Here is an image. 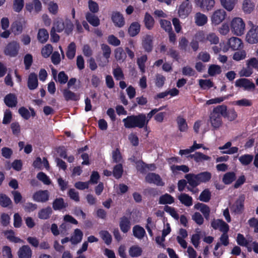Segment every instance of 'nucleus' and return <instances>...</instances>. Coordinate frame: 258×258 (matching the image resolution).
Instances as JSON below:
<instances>
[{"label": "nucleus", "mask_w": 258, "mask_h": 258, "mask_svg": "<svg viewBox=\"0 0 258 258\" xmlns=\"http://www.w3.org/2000/svg\"><path fill=\"white\" fill-rule=\"evenodd\" d=\"M227 115V107L225 105H218L215 107L209 116V122L214 129L219 128L222 124V117Z\"/></svg>", "instance_id": "1"}, {"label": "nucleus", "mask_w": 258, "mask_h": 258, "mask_svg": "<svg viewBox=\"0 0 258 258\" xmlns=\"http://www.w3.org/2000/svg\"><path fill=\"white\" fill-rule=\"evenodd\" d=\"M124 123V126L126 128H143L145 127L147 121L145 120V114L143 113L139 114L138 115L128 116L122 120Z\"/></svg>", "instance_id": "2"}, {"label": "nucleus", "mask_w": 258, "mask_h": 258, "mask_svg": "<svg viewBox=\"0 0 258 258\" xmlns=\"http://www.w3.org/2000/svg\"><path fill=\"white\" fill-rule=\"evenodd\" d=\"M74 25L71 21L67 18L64 20L61 19H57L53 24L52 28H54L57 32H62L64 30L65 32L69 34L73 30Z\"/></svg>", "instance_id": "3"}, {"label": "nucleus", "mask_w": 258, "mask_h": 258, "mask_svg": "<svg viewBox=\"0 0 258 258\" xmlns=\"http://www.w3.org/2000/svg\"><path fill=\"white\" fill-rule=\"evenodd\" d=\"M231 27L232 32L235 35L240 36L244 33L245 24L241 18H234L231 21Z\"/></svg>", "instance_id": "4"}, {"label": "nucleus", "mask_w": 258, "mask_h": 258, "mask_svg": "<svg viewBox=\"0 0 258 258\" xmlns=\"http://www.w3.org/2000/svg\"><path fill=\"white\" fill-rule=\"evenodd\" d=\"M235 86L243 88L247 91L254 90L255 85L253 83L245 78L239 79L235 81Z\"/></svg>", "instance_id": "5"}, {"label": "nucleus", "mask_w": 258, "mask_h": 258, "mask_svg": "<svg viewBox=\"0 0 258 258\" xmlns=\"http://www.w3.org/2000/svg\"><path fill=\"white\" fill-rule=\"evenodd\" d=\"M226 16V12L223 9H218L215 11L212 17L211 21L215 25H219L225 19Z\"/></svg>", "instance_id": "6"}, {"label": "nucleus", "mask_w": 258, "mask_h": 258, "mask_svg": "<svg viewBox=\"0 0 258 258\" xmlns=\"http://www.w3.org/2000/svg\"><path fill=\"white\" fill-rule=\"evenodd\" d=\"M20 48L19 44L13 41L9 43L5 49V53L10 56H15L18 53Z\"/></svg>", "instance_id": "7"}, {"label": "nucleus", "mask_w": 258, "mask_h": 258, "mask_svg": "<svg viewBox=\"0 0 258 258\" xmlns=\"http://www.w3.org/2000/svg\"><path fill=\"white\" fill-rule=\"evenodd\" d=\"M246 40L250 44L258 42V26H252L248 31L246 36Z\"/></svg>", "instance_id": "8"}, {"label": "nucleus", "mask_w": 258, "mask_h": 258, "mask_svg": "<svg viewBox=\"0 0 258 258\" xmlns=\"http://www.w3.org/2000/svg\"><path fill=\"white\" fill-rule=\"evenodd\" d=\"M245 197L241 195L231 207V210L236 214H241L244 209Z\"/></svg>", "instance_id": "9"}, {"label": "nucleus", "mask_w": 258, "mask_h": 258, "mask_svg": "<svg viewBox=\"0 0 258 258\" xmlns=\"http://www.w3.org/2000/svg\"><path fill=\"white\" fill-rule=\"evenodd\" d=\"M195 3L198 7L207 11L212 10L215 3L214 0H195Z\"/></svg>", "instance_id": "10"}, {"label": "nucleus", "mask_w": 258, "mask_h": 258, "mask_svg": "<svg viewBox=\"0 0 258 258\" xmlns=\"http://www.w3.org/2000/svg\"><path fill=\"white\" fill-rule=\"evenodd\" d=\"M49 193L48 190H39L33 196L34 201L38 202L45 203L49 200Z\"/></svg>", "instance_id": "11"}, {"label": "nucleus", "mask_w": 258, "mask_h": 258, "mask_svg": "<svg viewBox=\"0 0 258 258\" xmlns=\"http://www.w3.org/2000/svg\"><path fill=\"white\" fill-rule=\"evenodd\" d=\"M145 180L150 183H154L158 186H163V182L160 176L155 173H149L145 177Z\"/></svg>", "instance_id": "12"}, {"label": "nucleus", "mask_w": 258, "mask_h": 258, "mask_svg": "<svg viewBox=\"0 0 258 258\" xmlns=\"http://www.w3.org/2000/svg\"><path fill=\"white\" fill-rule=\"evenodd\" d=\"M25 24V21L23 18H19L12 25V31L15 34H19L22 31Z\"/></svg>", "instance_id": "13"}, {"label": "nucleus", "mask_w": 258, "mask_h": 258, "mask_svg": "<svg viewBox=\"0 0 258 258\" xmlns=\"http://www.w3.org/2000/svg\"><path fill=\"white\" fill-rule=\"evenodd\" d=\"M111 20L116 27L121 28L125 24V21L123 15L118 12H112Z\"/></svg>", "instance_id": "14"}, {"label": "nucleus", "mask_w": 258, "mask_h": 258, "mask_svg": "<svg viewBox=\"0 0 258 258\" xmlns=\"http://www.w3.org/2000/svg\"><path fill=\"white\" fill-rule=\"evenodd\" d=\"M17 253L19 258H31L32 251L29 245H24L19 249Z\"/></svg>", "instance_id": "15"}, {"label": "nucleus", "mask_w": 258, "mask_h": 258, "mask_svg": "<svg viewBox=\"0 0 258 258\" xmlns=\"http://www.w3.org/2000/svg\"><path fill=\"white\" fill-rule=\"evenodd\" d=\"M211 225L215 229H219L223 233H227L229 230V226L222 220L218 219L212 222Z\"/></svg>", "instance_id": "16"}, {"label": "nucleus", "mask_w": 258, "mask_h": 258, "mask_svg": "<svg viewBox=\"0 0 258 258\" xmlns=\"http://www.w3.org/2000/svg\"><path fill=\"white\" fill-rule=\"evenodd\" d=\"M190 12V8L189 7V2L187 1L183 2L179 6L178 14L180 17H186Z\"/></svg>", "instance_id": "17"}, {"label": "nucleus", "mask_w": 258, "mask_h": 258, "mask_svg": "<svg viewBox=\"0 0 258 258\" xmlns=\"http://www.w3.org/2000/svg\"><path fill=\"white\" fill-rule=\"evenodd\" d=\"M38 85L37 75L34 73H31L29 75L27 80V86L28 88L31 90H34L37 88Z\"/></svg>", "instance_id": "18"}, {"label": "nucleus", "mask_w": 258, "mask_h": 258, "mask_svg": "<svg viewBox=\"0 0 258 258\" xmlns=\"http://www.w3.org/2000/svg\"><path fill=\"white\" fill-rule=\"evenodd\" d=\"M255 4L251 0H243L242 3V10L246 14H249L254 9Z\"/></svg>", "instance_id": "19"}, {"label": "nucleus", "mask_w": 258, "mask_h": 258, "mask_svg": "<svg viewBox=\"0 0 258 258\" xmlns=\"http://www.w3.org/2000/svg\"><path fill=\"white\" fill-rule=\"evenodd\" d=\"M62 92L64 99L67 101H77L80 98L79 94L72 92L69 88L63 89Z\"/></svg>", "instance_id": "20"}, {"label": "nucleus", "mask_w": 258, "mask_h": 258, "mask_svg": "<svg viewBox=\"0 0 258 258\" xmlns=\"http://www.w3.org/2000/svg\"><path fill=\"white\" fill-rule=\"evenodd\" d=\"M194 208L196 209L199 210L202 213L205 219L209 220L210 209L207 205L199 203L195 205Z\"/></svg>", "instance_id": "21"}, {"label": "nucleus", "mask_w": 258, "mask_h": 258, "mask_svg": "<svg viewBox=\"0 0 258 258\" xmlns=\"http://www.w3.org/2000/svg\"><path fill=\"white\" fill-rule=\"evenodd\" d=\"M119 227L121 231L124 233H127L131 228V222L128 218L123 216L120 218Z\"/></svg>", "instance_id": "22"}, {"label": "nucleus", "mask_w": 258, "mask_h": 258, "mask_svg": "<svg viewBox=\"0 0 258 258\" xmlns=\"http://www.w3.org/2000/svg\"><path fill=\"white\" fill-rule=\"evenodd\" d=\"M228 44L233 50H238L241 47L242 43L239 38L232 37L229 39Z\"/></svg>", "instance_id": "23"}, {"label": "nucleus", "mask_w": 258, "mask_h": 258, "mask_svg": "<svg viewBox=\"0 0 258 258\" xmlns=\"http://www.w3.org/2000/svg\"><path fill=\"white\" fill-rule=\"evenodd\" d=\"M4 102L8 107H14L17 104V98L15 94L10 93L5 96Z\"/></svg>", "instance_id": "24"}, {"label": "nucleus", "mask_w": 258, "mask_h": 258, "mask_svg": "<svg viewBox=\"0 0 258 258\" xmlns=\"http://www.w3.org/2000/svg\"><path fill=\"white\" fill-rule=\"evenodd\" d=\"M68 206V203L64 202L62 198L55 199L52 203V208L54 210H61L67 208Z\"/></svg>", "instance_id": "25"}, {"label": "nucleus", "mask_w": 258, "mask_h": 258, "mask_svg": "<svg viewBox=\"0 0 258 258\" xmlns=\"http://www.w3.org/2000/svg\"><path fill=\"white\" fill-rule=\"evenodd\" d=\"M26 9L31 12L33 9L36 13L39 12L42 9L41 3L39 0H33L31 3L27 4Z\"/></svg>", "instance_id": "26"}, {"label": "nucleus", "mask_w": 258, "mask_h": 258, "mask_svg": "<svg viewBox=\"0 0 258 258\" xmlns=\"http://www.w3.org/2000/svg\"><path fill=\"white\" fill-rule=\"evenodd\" d=\"M188 157L193 159L196 162H201L203 161H209L211 157L201 152H196L194 154L189 155Z\"/></svg>", "instance_id": "27"}, {"label": "nucleus", "mask_w": 258, "mask_h": 258, "mask_svg": "<svg viewBox=\"0 0 258 258\" xmlns=\"http://www.w3.org/2000/svg\"><path fill=\"white\" fill-rule=\"evenodd\" d=\"M153 37L150 35L145 36L142 42V45L145 50L147 52H150L153 49Z\"/></svg>", "instance_id": "28"}, {"label": "nucleus", "mask_w": 258, "mask_h": 258, "mask_svg": "<svg viewBox=\"0 0 258 258\" xmlns=\"http://www.w3.org/2000/svg\"><path fill=\"white\" fill-rule=\"evenodd\" d=\"M52 213V210L51 208L48 206L45 208L41 209L38 213V217L40 219H48L49 218Z\"/></svg>", "instance_id": "29"}, {"label": "nucleus", "mask_w": 258, "mask_h": 258, "mask_svg": "<svg viewBox=\"0 0 258 258\" xmlns=\"http://www.w3.org/2000/svg\"><path fill=\"white\" fill-rule=\"evenodd\" d=\"M185 177L187 180V183L192 187H195L200 184L197 174H187L185 175Z\"/></svg>", "instance_id": "30"}, {"label": "nucleus", "mask_w": 258, "mask_h": 258, "mask_svg": "<svg viewBox=\"0 0 258 258\" xmlns=\"http://www.w3.org/2000/svg\"><path fill=\"white\" fill-rule=\"evenodd\" d=\"M4 235L11 242L14 243L23 242V240L15 236V232L12 230H7L4 232Z\"/></svg>", "instance_id": "31"}, {"label": "nucleus", "mask_w": 258, "mask_h": 258, "mask_svg": "<svg viewBox=\"0 0 258 258\" xmlns=\"http://www.w3.org/2000/svg\"><path fill=\"white\" fill-rule=\"evenodd\" d=\"M223 8L227 11L231 12L234 9L236 3V0H220Z\"/></svg>", "instance_id": "32"}, {"label": "nucleus", "mask_w": 258, "mask_h": 258, "mask_svg": "<svg viewBox=\"0 0 258 258\" xmlns=\"http://www.w3.org/2000/svg\"><path fill=\"white\" fill-rule=\"evenodd\" d=\"M140 25L138 22L132 23L128 29V32L130 36L134 37L140 32Z\"/></svg>", "instance_id": "33"}, {"label": "nucleus", "mask_w": 258, "mask_h": 258, "mask_svg": "<svg viewBox=\"0 0 258 258\" xmlns=\"http://www.w3.org/2000/svg\"><path fill=\"white\" fill-rule=\"evenodd\" d=\"M133 232L134 236L139 239H142L146 234L144 229L139 225L133 227Z\"/></svg>", "instance_id": "34"}, {"label": "nucleus", "mask_w": 258, "mask_h": 258, "mask_svg": "<svg viewBox=\"0 0 258 258\" xmlns=\"http://www.w3.org/2000/svg\"><path fill=\"white\" fill-rule=\"evenodd\" d=\"M208 21L207 17L201 13H197L195 15V23L197 25L202 26L206 24Z\"/></svg>", "instance_id": "35"}, {"label": "nucleus", "mask_w": 258, "mask_h": 258, "mask_svg": "<svg viewBox=\"0 0 258 258\" xmlns=\"http://www.w3.org/2000/svg\"><path fill=\"white\" fill-rule=\"evenodd\" d=\"M86 19L90 24L94 27H97L100 24V20L98 17L92 13H87L86 14Z\"/></svg>", "instance_id": "36"}, {"label": "nucleus", "mask_w": 258, "mask_h": 258, "mask_svg": "<svg viewBox=\"0 0 258 258\" xmlns=\"http://www.w3.org/2000/svg\"><path fill=\"white\" fill-rule=\"evenodd\" d=\"M180 202L185 206L189 207L192 204V199L186 194H181L178 197Z\"/></svg>", "instance_id": "37"}, {"label": "nucleus", "mask_w": 258, "mask_h": 258, "mask_svg": "<svg viewBox=\"0 0 258 258\" xmlns=\"http://www.w3.org/2000/svg\"><path fill=\"white\" fill-rule=\"evenodd\" d=\"M0 205L4 208L12 206V201L6 195L0 194Z\"/></svg>", "instance_id": "38"}, {"label": "nucleus", "mask_w": 258, "mask_h": 258, "mask_svg": "<svg viewBox=\"0 0 258 258\" xmlns=\"http://www.w3.org/2000/svg\"><path fill=\"white\" fill-rule=\"evenodd\" d=\"M114 56L117 60H121L122 61H123L126 57L125 53L121 47H118L114 50Z\"/></svg>", "instance_id": "39"}, {"label": "nucleus", "mask_w": 258, "mask_h": 258, "mask_svg": "<svg viewBox=\"0 0 258 258\" xmlns=\"http://www.w3.org/2000/svg\"><path fill=\"white\" fill-rule=\"evenodd\" d=\"M83 235V232L80 229H76L74 231V236L70 239V241L72 244H76L81 242Z\"/></svg>", "instance_id": "40"}, {"label": "nucleus", "mask_w": 258, "mask_h": 258, "mask_svg": "<svg viewBox=\"0 0 258 258\" xmlns=\"http://www.w3.org/2000/svg\"><path fill=\"white\" fill-rule=\"evenodd\" d=\"M174 202V199L171 195L165 194L164 195L161 196L159 200L160 204L165 205V204H171Z\"/></svg>", "instance_id": "41"}, {"label": "nucleus", "mask_w": 258, "mask_h": 258, "mask_svg": "<svg viewBox=\"0 0 258 258\" xmlns=\"http://www.w3.org/2000/svg\"><path fill=\"white\" fill-rule=\"evenodd\" d=\"M49 37V34L47 30L45 29H40L39 30L37 38L39 41L42 43H45Z\"/></svg>", "instance_id": "42"}, {"label": "nucleus", "mask_w": 258, "mask_h": 258, "mask_svg": "<svg viewBox=\"0 0 258 258\" xmlns=\"http://www.w3.org/2000/svg\"><path fill=\"white\" fill-rule=\"evenodd\" d=\"M178 129L180 132H186L188 126L186 120L181 116L177 117L176 119Z\"/></svg>", "instance_id": "43"}, {"label": "nucleus", "mask_w": 258, "mask_h": 258, "mask_svg": "<svg viewBox=\"0 0 258 258\" xmlns=\"http://www.w3.org/2000/svg\"><path fill=\"white\" fill-rule=\"evenodd\" d=\"M198 179L201 183V182H207L210 180L212 174L208 171L201 172L197 174Z\"/></svg>", "instance_id": "44"}, {"label": "nucleus", "mask_w": 258, "mask_h": 258, "mask_svg": "<svg viewBox=\"0 0 258 258\" xmlns=\"http://www.w3.org/2000/svg\"><path fill=\"white\" fill-rule=\"evenodd\" d=\"M144 21L145 26L148 29L150 30L153 27L154 20L153 18L147 13L145 14Z\"/></svg>", "instance_id": "45"}, {"label": "nucleus", "mask_w": 258, "mask_h": 258, "mask_svg": "<svg viewBox=\"0 0 258 258\" xmlns=\"http://www.w3.org/2000/svg\"><path fill=\"white\" fill-rule=\"evenodd\" d=\"M236 178L235 174L233 172L226 173L223 177V181L226 184L232 183Z\"/></svg>", "instance_id": "46"}, {"label": "nucleus", "mask_w": 258, "mask_h": 258, "mask_svg": "<svg viewBox=\"0 0 258 258\" xmlns=\"http://www.w3.org/2000/svg\"><path fill=\"white\" fill-rule=\"evenodd\" d=\"M123 173V167L121 163H119L113 167L112 174L116 179L120 178Z\"/></svg>", "instance_id": "47"}, {"label": "nucleus", "mask_w": 258, "mask_h": 258, "mask_svg": "<svg viewBox=\"0 0 258 258\" xmlns=\"http://www.w3.org/2000/svg\"><path fill=\"white\" fill-rule=\"evenodd\" d=\"M101 49L102 51L103 56L106 59V63L108 62V59L110 56L111 48L107 44H102L101 45Z\"/></svg>", "instance_id": "48"}, {"label": "nucleus", "mask_w": 258, "mask_h": 258, "mask_svg": "<svg viewBox=\"0 0 258 258\" xmlns=\"http://www.w3.org/2000/svg\"><path fill=\"white\" fill-rule=\"evenodd\" d=\"M99 234L106 244L109 245L111 243L112 237L107 231L102 230L99 232Z\"/></svg>", "instance_id": "49"}, {"label": "nucleus", "mask_w": 258, "mask_h": 258, "mask_svg": "<svg viewBox=\"0 0 258 258\" xmlns=\"http://www.w3.org/2000/svg\"><path fill=\"white\" fill-rule=\"evenodd\" d=\"M76 53V45L75 43H71L68 47V51L67 52V56L70 59H73Z\"/></svg>", "instance_id": "50"}, {"label": "nucleus", "mask_w": 258, "mask_h": 258, "mask_svg": "<svg viewBox=\"0 0 258 258\" xmlns=\"http://www.w3.org/2000/svg\"><path fill=\"white\" fill-rule=\"evenodd\" d=\"M221 72V67L216 64H212L210 66L208 69V73L211 76H214L219 74Z\"/></svg>", "instance_id": "51"}, {"label": "nucleus", "mask_w": 258, "mask_h": 258, "mask_svg": "<svg viewBox=\"0 0 258 258\" xmlns=\"http://www.w3.org/2000/svg\"><path fill=\"white\" fill-rule=\"evenodd\" d=\"M211 194L208 189H205L201 194L199 199L204 202H208L211 199Z\"/></svg>", "instance_id": "52"}, {"label": "nucleus", "mask_w": 258, "mask_h": 258, "mask_svg": "<svg viewBox=\"0 0 258 258\" xmlns=\"http://www.w3.org/2000/svg\"><path fill=\"white\" fill-rule=\"evenodd\" d=\"M253 156L251 155H244L239 158V160L242 165H247L249 164L253 160Z\"/></svg>", "instance_id": "53"}, {"label": "nucleus", "mask_w": 258, "mask_h": 258, "mask_svg": "<svg viewBox=\"0 0 258 258\" xmlns=\"http://www.w3.org/2000/svg\"><path fill=\"white\" fill-rule=\"evenodd\" d=\"M142 248L137 246L131 247L129 250L130 255L132 257H137L140 256L142 254Z\"/></svg>", "instance_id": "54"}, {"label": "nucleus", "mask_w": 258, "mask_h": 258, "mask_svg": "<svg viewBox=\"0 0 258 258\" xmlns=\"http://www.w3.org/2000/svg\"><path fill=\"white\" fill-rule=\"evenodd\" d=\"M206 39L209 41L211 44H217L219 42L218 36L214 33H210L207 34Z\"/></svg>", "instance_id": "55"}, {"label": "nucleus", "mask_w": 258, "mask_h": 258, "mask_svg": "<svg viewBox=\"0 0 258 258\" xmlns=\"http://www.w3.org/2000/svg\"><path fill=\"white\" fill-rule=\"evenodd\" d=\"M161 27L166 32L171 31L172 30L171 22L167 20L161 19L160 20Z\"/></svg>", "instance_id": "56"}, {"label": "nucleus", "mask_w": 258, "mask_h": 258, "mask_svg": "<svg viewBox=\"0 0 258 258\" xmlns=\"http://www.w3.org/2000/svg\"><path fill=\"white\" fill-rule=\"evenodd\" d=\"M112 159L113 162L118 163V164L121 163L122 158L118 149H116V150L112 152Z\"/></svg>", "instance_id": "57"}, {"label": "nucleus", "mask_w": 258, "mask_h": 258, "mask_svg": "<svg viewBox=\"0 0 258 258\" xmlns=\"http://www.w3.org/2000/svg\"><path fill=\"white\" fill-rule=\"evenodd\" d=\"M24 0H14L13 9L16 12H20L24 7Z\"/></svg>", "instance_id": "58"}, {"label": "nucleus", "mask_w": 258, "mask_h": 258, "mask_svg": "<svg viewBox=\"0 0 258 258\" xmlns=\"http://www.w3.org/2000/svg\"><path fill=\"white\" fill-rule=\"evenodd\" d=\"M234 104L239 106L247 107L251 106L252 103L251 100L244 98L235 101Z\"/></svg>", "instance_id": "59"}, {"label": "nucleus", "mask_w": 258, "mask_h": 258, "mask_svg": "<svg viewBox=\"0 0 258 258\" xmlns=\"http://www.w3.org/2000/svg\"><path fill=\"white\" fill-rule=\"evenodd\" d=\"M147 60V56L146 55H144L138 58L137 59V63L139 68L142 72H144L145 70V63Z\"/></svg>", "instance_id": "60"}, {"label": "nucleus", "mask_w": 258, "mask_h": 258, "mask_svg": "<svg viewBox=\"0 0 258 258\" xmlns=\"http://www.w3.org/2000/svg\"><path fill=\"white\" fill-rule=\"evenodd\" d=\"M37 178L43 182L45 184L49 185L51 181L49 177L43 172H39L37 175Z\"/></svg>", "instance_id": "61"}, {"label": "nucleus", "mask_w": 258, "mask_h": 258, "mask_svg": "<svg viewBox=\"0 0 258 258\" xmlns=\"http://www.w3.org/2000/svg\"><path fill=\"white\" fill-rule=\"evenodd\" d=\"M53 51L52 46L50 44H47L43 47L41 50V53L43 56L48 57Z\"/></svg>", "instance_id": "62"}, {"label": "nucleus", "mask_w": 258, "mask_h": 258, "mask_svg": "<svg viewBox=\"0 0 258 258\" xmlns=\"http://www.w3.org/2000/svg\"><path fill=\"white\" fill-rule=\"evenodd\" d=\"M199 85L202 89H207L212 87L213 84L210 80L201 79L199 80Z\"/></svg>", "instance_id": "63"}, {"label": "nucleus", "mask_w": 258, "mask_h": 258, "mask_svg": "<svg viewBox=\"0 0 258 258\" xmlns=\"http://www.w3.org/2000/svg\"><path fill=\"white\" fill-rule=\"evenodd\" d=\"M192 219L199 225L204 223V218L199 212L195 213L192 216Z\"/></svg>", "instance_id": "64"}]
</instances>
